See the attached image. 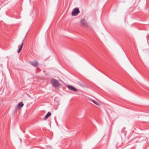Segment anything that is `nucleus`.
<instances>
[{
	"mask_svg": "<svg viewBox=\"0 0 149 149\" xmlns=\"http://www.w3.org/2000/svg\"><path fill=\"white\" fill-rule=\"evenodd\" d=\"M51 82L53 87H58L60 85L59 82L54 79L51 80Z\"/></svg>",
	"mask_w": 149,
	"mask_h": 149,
	"instance_id": "nucleus-1",
	"label": "nucleus"
},
{
	"mask_svg": "<svg viewBox=\"0 0 149 149\" xmlns=\"http://www.w3.org/2000/svg\"><path fill=\"white\" fill-rule=\"evenodd\" d=\"M79 13L80 11L78 8H74V10L72 12V15L76 16Z\"/></svg>",
	"mask_w": 149,
	"mask_h": 149,
	"instance_id": "nucleus-2",
	"label": "nucleus"
},
{
	"mask_svg": "<svg viewBox=\"0 0 149 149\" xmlns=\"http://www.w3.org/2000/svg\"><path fill=\"white\" fill-rule=\"evenodd\" d=\"M80 23L82 26H86L87 25V23L85 19H81Z\"/></svg>",
	"mask_w": 149,
	"mask_h": 149,
	"instance_id": "nucleus-3",
	"label": "nucleus"
},
{
	"mask_svg": "<svg viewBox=\"0 0 149 149\" xmlns=\"http://www.w3.org/2000/svg\"><path fill=\"white\" fill-rule=\"evenodd\" d=\"M67 87L70 90L73 91L75 92H77V90L74 88V87L71 85H68L67 86Z\"/></svg>",
	"mask_w": 149,
	"mask_h": 149,
	"instance_id": "nucleus-4",
	"label": "nucleus"
},
{
	"mask_svg": "<svg viewBox=\"0 0 149 149\" xmlns=\"http://www.w3.org/2000/svg\"><path fill=\"white\" fill-rule=\"evenodd\" d=\"M24 105V104L22 102H19L17 105L16 109H19L22 107Z\"/></svg>",
	"mask_w": 149,
	"mask_h": 149,
	"instance_id": "nucleus-5",
	"label": "nucleus"
},
{
	"mask_svg": "<svg viewBox=\"0 0 149 149\" xmlns=\"http://www.w3.org/2000/svg\"><path fill=\"white\" fill-rule=\"evenodd\" d=\"M30 64L32 66L36 67L38 65V63L37 61H33L30 62Z\"/></svg>",
	"mask_w": 149,
	"mask_h": 149,
	"instance_id": "nucleus-6",
	"label": "nucleus"
},
{
	"mask_svg": "<svg viewBox=\"0 0 149 149\" xmlns=\"http://www.w3.org/2000/svg\"><path fill=\"white\" fill-rule=\"evenodd\" d=\"M51 113L50 112H48L47 114L45 115V118L46 119L48 118L51 115Z\"/></svg>",
	"mask_w": 149,
	"mask_h": 149,
	"instance_id": "nucleus-7",
	"label": "nucleus"
},
{
	"mask_svg": "<svg viewBox=\"0 0 149 149\" xmlns=\"http://www.w3.org/2000/svg\"><path fill=\"white\" fill-rule=\"evenodd\" d=\"M26 36H25L24 38L22 40V43H23V44H24V41L25 39V38H26Z\"/></svg>",
	"mask_w": 149,
	"mask_h": 149,
	"instance_id": "nucleus-8",
	"label": "nucleus"
},
{
	"mask_svg": "<svg viewBox=\"0 0 149 149\" xmlns=\"http://www.w3.org/2000/svg\"><path fill=\"white\" fill-rule=\"evenodd\" d=\"M92 101L95 104H98V103L96 101H95L94 100H92Z\"/></svg>",
	"mask_w": 149,
	"mask_h": 149,
	"instance_id": "nucleus-9",
	"label": "nucleus"
},
{
	"mask_svg": "<svg viewBox=\"0 0 149 149\" xmlns=\"http://www.w3.org/2000/svg\"><path fill=\"white\" fill-rule=\"evenodd\" d=\"M23 43H22L21 46H20V47H19V48L22 50V48L23 47Z\"/></svg>",
	"mask_w": 149,
	"mask_h": 149,
	"instance_id": "nucleus-10",
	"label": "nucleus"
},
{
	"mask_svg": "<svg viewBox=\"0 0 149 149\" xmlns=\"http://www.w3.org/2000/svg\"><path fill=\"white\" fill-rule=\"evenodd\" d=\"M21 49H19L18 50V51H17V52L18 53H19L21 51Z\"/></svg>",
	"mask_w": 149,
	"mask_h": 149,
	"instance_id": "nucleus-11",
	"label": "nucleus"
},
{
	"mask_svg": "<svg viewBox=\"0 0 149 149\" xmlns=\"http://www.w3.org/2000/svg\"><path fill=\"white\" fill-rule=\"evenodd\" d=\"M147 39L148 40L149 39V37H148V36H147Z\"/></svg>",
	"mask_w": 149,
	"mask_h": 149,
	"instance_id": "nucleus-12",
	"label": "nucleus"
},
{
	"mask_svg": "<svg viewBox=\"0 0 149 149\" xmlns=\"http://www.w3.org/2000/svg\"><path fill=\"white\" fill-rule=\"evenodd\" d=\"M38 70H40V69H39V68H38Z\"/></svg>",
	"mask_w": 149,
	"mask_h": 149,
	"instance_id": "nucleus-13",
	"label": "nucleus"
},
{
	"mask_svg": "<svg viewBox=\"0 0 149 149\" xmlns=\"http://www.w3.org/2000/svg\"><path fill=\"white\" fill-rule=\"evenodd\" d=\"M44 72H45V71L44 70Z\"/></svg>",
	"mask_w": 149,
	"mask_h": 149,
	"instance_id": "nucleus-14",
	"label": "nucleus"
}]
</instances>
